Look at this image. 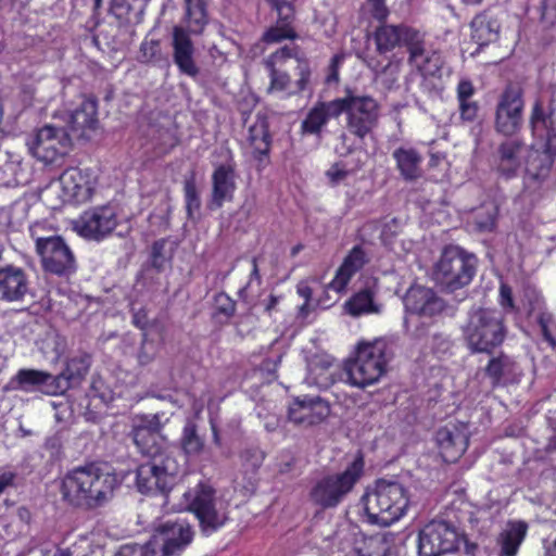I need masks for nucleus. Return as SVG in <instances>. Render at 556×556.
Segmentation results:
<instances>
[{"label": "nucleus", "instance_id": "nucleus-1", "mask_svg": "<svg viewBox=\"0 0 556 556\" xmlns=\"http://www.w3.org/2000/svg\"><path fill=\"white\" fill-rule=\"evenodd\" d=\"M134 442L139 452L149 458L136 470V486L142 494H155L168 491L182 465L166 447V440L161 434L157 415L147 417L134 429Z\"/></svg>", "mask_w": 556, "mask_h": 556}, {"label": "nucleus", "instance_id": "nucleus-2", "mask_svg": "<svg viewBox=\"0 0 556 556\" xmlns=\"http://www.w3.org/2000/svg\"><path fill=\"white\" fill-rule=\"evenodd\" d=\"M119 482L105 465L89 463L68 470L60 481L62 501L71 507L93 510L108 504Z\"/></svg>", "mask_w": 556, "mask_h": 556}, {"label": "nucleus", "instance_id": "nucleus-3", "mask_svg": "<svg viewBox=\"0 0 556 556\" xmlns=\"http://www.w3.org/2000/svg\"><path fill=\"white\" fill-rule=\"evenodd\" d=\"M362 504L369 523L388 527L404 516L408 496L400 482L379 479L362 496Z\"/></svg>", "mask_w": 556, "mask_h": 556}, {"label": "nucleus", "instance_id": "nucleus-4", "mask_svg": "<svg viewBox=\"0 0 556 556\" xmlns=\"http://www.w3.org/2000/svg\"><path fill=\"white\" fill-rule=\"evenodd\" d=\"M462 331L468 350L473 354H492L506 338L504 317L492 308L472 309Z\"/></svg>", "mask_w": 556, "mask_h": 556}, {"label": "nucleus", "instance_id": "nucleus-5", "mask_svg": "<svg viewBox=\"0 0 556 556\" xmlns=\"http://www.w3.org/2000/svg\"><path fill=\"white\" fill-rule=\"evenodd\" d=\"M364 468V457L358 453L342 471L327 473L316 480L309 491L311 502L323 509L336 508L354 490Z\"/></svg>", "mask_w": 556, "mask_h": 556}, {"label": "nucleus", "instance_id": "nucleus-6", "mask_svg": "<svg viewBox=\"0 0 556 556\" xmlns=\"http://www.w3.org/2000/svg\"><path fill=\"white\" fill-rule=\"evenodd\" d=\"M391 357L392 351L386 339L361 342L355 358L345 364L348 381L362 389L378 382L386 374L387 364Z\"/></svg>", "mask_w": 556, "mask_h": 556}, {"label": "nucleus", "instance_id": "nucleus-7", "mask_svg": "<svg viewBox=\"0 0 556 556\" xmlns=\"http://www.w3.org/2000/svg\"><path fill=\"white\" fill-rule=\"evenodd\" d=\"M477 269V257L457 245L443 249L434 263L433 280L446 292H454L468 286Z\"/></svg>", "mask_w": 556, "mask_h": 556}, {"label": "nucleus", "instance_id": "nucleus-8", "mask_svg": "<svg viewBox=\"0 0 556 556\" xmlns=\"http://www.w3.org/2000/svg\"><path fill=\"white\" fill-rule=\"evenodd\" d=\"M269 72L270 84L268 91H283L290 85L289 70H294L299 78L295 81L296 91L307 89L311 78V67L306 59L299 56V48L291 43L286 45L271 53L263 61Z\"/></svg>", "mask_w": 556, "mask_h": 556}, {"label": "nucleus", "instance_id": "nucleus-9", "mask_svg": "<svg viewBox=\"0 0 556 556\" xmlns=\"http://www.w3.org/2000/svg\"><path fill=\"white\" fill-rule=\"evenodd\" d=\"M337 100L341 114H346V129L358 139H364L378 126L380 104L374 97L346 89L344 97Z\"/></svg>", "mask_w": 556, "mask_h": 556}, {"label": "nucleus", "instance_id": "nucleus-10", "mask_svg": "<svg viewBox=\"0 0 556 556\" xmlns=\"http://www.w3.org/2000/svg\"><path fill=\"white\" fill-rule=\"evenodd\" d=\"M41 229L40 225H34L29 231L43 270L56 276H70L75 273L76 260L64 239L60 236H41Z\"/></svg>", "mask_w": 556, "mask_h": 556}, {"label": "nucleus", "instance_id": "nucleus-11", "mask_svg": "<svg viewBox=\"0 0 556 556\" xmlns=\"http://www.w3.org/2000/svg\"><path fill=\"white\" fill-rule=\"evenodd\" d=\"M72 141L71 135L63 126L47 124L28 139L27 147L38 161L54 164L70 152Z\"/></svg>", "mask_w": 556, "mask_h": 556}, {"label": "nucleus", "instance_id": "nucleus-12", "mask_svg": "<svg viewBox=\"0 0 556 556\" xmlns=\"http://www.w3.org/2000/svg\"><path fill=\"white\" fill-rule=\"evenodd\" d=\"M194 531L184 520H168L160 525L148 541L150 556H179L192 542Z\"/></svg>", "mask_w": 556, "mask_h": 556}, {"label": "nucleus", "instance_id": "nucleus-13", "mask_svg": "<svg viewBox=\"0 0 556 556\" xmlns=\"http://www.w3.org/2000/svg\"><path fill=\"white\" fill-rule=\"evenodd\" d=\"M459 532L450 521L433 519L419 531V556H441L457 549Z\"/></svg>", "mask_w": 556, "mask_h": 556}, {"label": "nucleus", "instance_id": "nucleus-14", "mask_svg": "<svg viewBox=\"0 0 556 556\" xmlns=\"http://www.w3.org/2000/svg\"><path fill=\"white\" fill-rule=\"evenodd\" d=\"M189 509L194 513L206 535L218 530L228 519L224 503L215 497L212 488L204 484L197 486Z\"/></svg>", "mask_w": 556, "mask_h": 556}, {"label": "nucleus", "instance_id": "nucleus-15", "mask_svg": "<svg viewBox=\"0 0 556 556\" xmlns=\"http://www.w3.org/2000/svg\"><path fill=\"white\" fill-rule=\"evenodd\" d=\"M523 89L519 83H508L500 96L495 112V129L513 136L522 124Z\"/></svg>", "mask_w": 556, "mask_h": 556}, {"label": "nucleus", "instance_id": "nucleus-16", "mask_svg": "<svg viewBox=\"0 0 556 556\" xmlns=\"http://www.w3.org/2000/svg\"><path fill=\"white\" fill-rule=\"evenodd\" d=\"M408 62L422 75L421 87L429 93H438L441 90L429 77L440 75L444 61L441 53L427 47L422 34H419L414 42H410L408 49Z\"/></svg>", "mask_w": 556, "mask_h": 556}, {"label": "nucleus", "instance_id": "nucleus-17", "mask_svg": "<svg viewBox=\"0 0 556 556\" xmlns=\"http://www.w3.org/2000/svg\"><path fill=\"white\" fill-rule=\"evenodd\" d=\"M554 152L548 149V131H546L544 149H528L527 151L523 177L526 191L535 192L542 188L554 170Z\"/></svg>", "mask_w": 556, "mask_h": 556}, {"label": "nucleus", "instance_id": "nucleus-18", "mask_svg": "<svg viewBox=\"0 0 556 556\" xmlns=\"http://www.w3.org/2000/svg\"><path fill=\"white\" fill-rule=\"evenodd\" d=\"M116 225L114 207L102 205L84 212L75 222V229L87 239L101 240L110 235Z\"/></svg>", "mask_w": 556, "mask_h": 556}, {"label": "nucleus", "instance_id": "nucleus-19", "mask_svg": "<svg viewBox=\"0 0 556 556\" xmlns=\"http://www.w3.org/2000/svg\"><path fill=\"white\" fill-rule=\"evenodd\" d=\"M236 188V163L231 152L227 151L225 163L216 165L212 174V194L208 208L217 210L226 201H231Z\"/></svg>", "mask_w": 556, "mask_h": 556}, {"label": "nucleus", "instance_id": "nucleus-20", "mask_svg": "<svg viewBox=\"0 0 556 556\" xmlns=\"http://www.w3.org/2000/svg\"><path fill=\"white\" fill-rule=\"evenodd\" d=\"M62 386L54 376L38 369H20L9 381L7 389L24 392H42L48 395L62 394Z\"/></svg>", "mask_w": 556, "mask_h": 556}, {"label": "nucleus", "instance_id": "nucleus-21", "mask_svg": "<svg viewBox=\"0 0 556 556\" xmlns=\"http://www.w3.org/2000/svg\"><path fill=\"white\" fill-rule=\"evenodd\" d=\"M193 35L184 25H175L172 30L173 61L179 72L189 77L199 75L200 70L195 62V47L191 39Z\"/></svg>", "mask_w": 556, "mask_h": 556}, {"label": "nucleus", "instance_id": "nucleus-22", "mask_svg": "<svg viewBox=\"0 0 556 556\" xmlns=\"http://www.w3.org/2000/svg\"><path fill=\"white\" fill-rule=\"evenodd\" d=\"M330 414V407L319 396L296 397L289 407V419L300 426L311 427L324 421Z\"/></svg>", "mask_w": 556, "mask_h": 556}, {"label": "nucleus", "instance_id": "nucleus-23", "mask_svg": "<svg viewBox=\"0 0 556 556\" xmlns=\"http://www.w3.org/2000/svg\"><path fill=\"white\" fill-rule=\"evenodd\" d=\"M29 290L30 280L24 268L13 264L0 267V301H23Z\"/></svg>", "mask_w": 556, "mask_h": 556}, {"label": "nucleus", "instance_id": "nucleus-24", "mask_svg": "<svg viewBox=\"0 0 556 556\" xmlns=\"http://www.w3.org/2000/svg\"><path fill=\"white\" fill-rule=\"evenodd\" d=\"M59 182L65 201L86 202L91 198L94 190V181L88 169L68 168L60 176Z\"/></svg>", "mask_w": 556, "mask_h": 556}, {"label": "nucleus", "instance_id": "nucleus-25", "mask_svg": "<svg viewBox=\"0 0 556 556\" xmlns=\"http://www.w3.org/2000/svg\"><path fill=\"white\" fill-rule=\"evenodd\" d=\"M527 151L525 144L518 140L502 142L494 156L496 173L505 179L517 177L526 161Z\"/></svg>", "mask_w": 556, "mask_h": 556}, {"label": "nucleus", "instance_id": "nucleus-26", "mask_svg": "<svg viewBox=\"0 0 556 556\" xmlns=\"http://www.w3.org/2000/svg\"><path fill=\"white\" fill-rule=\"evenodd\" d=\"M435 441L445 462H456L467 450L469 435L467 428L448 424L435 433Z\"/></svg>", "mask_w": 556, "mask_h": 556}, {"label": "nucleus", "instance_id": "nucleus-27", "mask_svg": "<svg viewBox=\"0 0 556 556\" xmlns=\"http://www.w3.org/2000/svg\"><path fill=\"white\" fill-rule=\"evenodd\" d=\"M419 34L418 30L403 24L391 25L383 23L376 28L374 40L377 51L382 54L400 46H405L408 50L410 42H414Z\"/></svg>", "mask_w": 556, "mask_h": 556}, {"label": "nucleus", "instance_id": "nucleus-28", "mask_svg": "<svg viewBox=\"0 0 556 556\" xmlns=\"http://www.w3.org/2000/svg\"><path fill=\"white\" fill-rule=\"evenodd\" d=\"M484 374L491 386L497 388L518 383L522 376V369L514 357L500 353L489 359Z\"/></svg>", "mask_w": 556, "mask_h": 556}, {"label": "nucleus", "instance_id": "nucleus-29", "mask_svg": "<svg viewBox=\"0 0 556 556\" xmlns=\"http://www.w3.org/2000/svg\"><path fill=\"white\" fill-rule=\"evenodd\" d=\"M98 105L93 99H85L80 105L73 111L70 116L65 130L71 135V139L89 138L90 134L98 126Z\"/></svg>", "mask_w": 556, "mask_h": 556}, {"label": "nucleus", "instance_id": "nucleus-30", "mask_svg": "<svg viewBox=\"0 0 556 556\" xmlns=\"http://www.w3.org/2000/svg\"><path fill=\"white\" fill-rule=\"evenodd\" d=\"M406 311L420 316H434L444 308V301L431 289L424 286H412L405 296Z\"/></svg>", "mask_w": 556, "mask_h": 556}, {"label": "nucleus", "instance_id": "nucleus-31", "mask_svg": "<svg viewBox=\"0 0 556 556\" xmlns=\"http://www.w3.org/2000/svg\"><path fill=\"white\" fill-rule=\"evenodd\" d=\"M341 115V106L337 99L317 102L301 123L303 134L319 136L329 119Z\"/></svg>", "mask_w": 556, "mask_h": 556}, {"label": "nucleus", "instance_id": "nucleus-32", "mask_svg": "<svg viewBox=\"0 0 556 556\" xmlns=\"http://www.w3.org/2000/svg\"><path fill=\"white\" fill-rule=\"evenodd\" d=\"M369 260L368 253L361 244L353 247L329 283L330 288L338 292L345 289L352 277L368 264Z\"/></svg>", "mask_w": 556, "mask_h": 556}, {"label": "nucleus", "instance_id": "nucleus-33", "mask_svg": "<svg viewBox=\"0 0 556 556\" xmlns=\"http://www.w3.org/2000/svg\"><path fill=\"white\" fill-rule=\"evenodd\" d=\"M378 292V281L372 280L368 282L345 303L348 313L354 317L380 314L382 312V304L377 301Z\"/></svg>", "mask_w": 556, "mask_h": 556}, {"label": "nucleus", "instance_id": "nucleus-34", "mask_svg": "<svg viewBox=\"0 0 556 556\" xmlns=\"http://www.w3.org/2000/svg\"><path fill=\"white\" fill-rule=\"evenodd\" d=\"M248 141L253 149V156L262 163L269 154L271 136L267 115L257 112L255 121L249 126Z\"/></svg>", "mask_w": 556, "mask_h": 556}, {"label": "nucleus", "instance_id": "nucleus-35", "mask_svg": "<svg viewBox=\"0 0 556 556\" xmlns=\"http://www.w3.org/2000/svg\"><path fill=\"white\" fill-rule=\"evenodd\" d=\"M91 355L79 352L66 362L65 368L58 376H54L55 382H60L62 393L72 387L78 386L88 374L91 366Z\"/></svg>", "mask_w": 556, "mask_h": 556}, {"label": "nucleus", "instance_id": "nucleus-36", "mask_svg": "<svg viewBox=\"0 0 556 556\" xmlns=\"http://www.w3.org/2000/svg\"><path fill=\"white\" fill-rule=\"evenodd\" d=\"M28 181V175L20 155L4 151L0 154V186L16 187Z\"/></svg>", "mask_w": 556, "mask_h": 556}, {"label": "nucleus", "instance_id": "nucleus-37", "mask_svg": "<svg viewBox=\"0 0 556 556\" xmlns=\"http://www.w3.org/2000/svg\"><path fill=\"white\" fill-rule=\"evenodd\" d=\"M470 28L472 40L479 47H484L498 39L501 25L496 17L483 12L473 17Z\"/></svg>", "mask_w": 556, "mask_h": 556}, {"label": "nucleus", "instance_id": "nucleus-38", "mask_svg": "<svg viewBox=\"0 0 556 556\" xmlns=\"http://www.w3.org/2000/svg\"><path fill=\"white\" fill-rule=\"evenodd\" d=\"M476 93V88L469 79H460L457 88V101L459 117L465 123H472L477 119L479 113V104L472 98Z\"/></svg>", "mask_w": 556, "mask_h": 556}, {"label": "nucleus", "instance_id": "nucleus-39", "mask_svg": "<svg viewBox=\"0 0 556 556\" xmlns=\"http://www.w3.org/2000/svg\"><path fill=\"white\" fill-rule=\"evenodd\" d=\"M396 167L405 180H416L421 176L422 156L413 148H397L393 152Z\"/></svg>", "mask_w": 556, "mask_h": 556}, {"label": "nucleus", "instance_id": "nucleus-40", "mask_svg": "<svg viewBox=\"0 0 556 556\" xmlns=\"http://www.w3.org/2000/svg\"><path fill=\"white\" fill-rule=\"evenodd\" d=\"M528 525L521 520L509 521L500 534L501 554L516 556L520 544L526 538Z\"/></svg>", "mask_w": 556, "mask_h": 556}, {"label": "nucleus", "instance_id": "nucleus-41", "mask_svg": "<svg viewBox=\"0 0 556 556\" xmlns=\"http://www.w3.org/2000/svg\"><path fill=\"white\" fill-rule=\"evenodd\" d=\"M207 4L205 0H185V28L193 35H201L208 23Z\"/></svg>", "mask_w": 556, "mask_h": 556}, {"label": "nucleus", "instance_id": "nucleus-42", "mask_svg": "<svg viewBox=\"0 0 556 556\" xmlns=\"http://www.w3.org/2000/svg\"><path fill=\"white\" fill-rule=\"evenodd\" d=\"M179 444L186 457H197L204 451L205 441L198 433V426L193 420L188 419L186 421Z\"/></svg>", "mask_w": 556, "mask_h": 556}, {"label": "nucleus", "instance_id": "nucleus-43", "mask_svg": "<svg viewBox=\"0 0 556 556\" xmlns=\"http://www.w3.org/2000/svg\"><path fill=\"white\" fill-rule=\"evenodd\" d=\"M542 104L536 102L532 110L531 125L533 130L542 128L548 131V149L553 150L554 157L556 156V112L552 113L549 117L543 116Z\"/></svg>", "mask_w": 556, "mask_h": 556}, {"label": "nucleus", "instance_id": "nucleus-44", "mask_svg": "<svg viewBox=\"0 0 556 556\" xmlns=\"http://www.w3.org/2000/svg\"><path fill=\"white\" fill-rule=\"evenodd\" d=\"M332 363L326 358L315 357L308 364L309 383L316 384L320 389H327L333 382L332 375L329 372Z\"/></svg>", "mask_w": 556, "mask_h": 556}, {"label": "nucleus", "instance_id": "nucleus-45", "mask_svg": "<svg viewBox=\"0 0 556 556\" xmlns=\"http://www.w3.org/2000/svg\"><path fill=\"white\" fill-rule=\"evenodd\" d=\"M236 314V302L227 293L219 292L214 296L212 318L220 324H227Z\"/></svg>", "mask_w": 556, "mask_h": 556}, {"label": "nucleus", "instance_id": "nucleus-46", "mask_svg": "<svg viewBox=\"0 0 556 556\" xmlns=\"http://www.w3.org/2000/svg\"><path fill=\"white\" fill-rule=\"evenodd\" d=\"M65 340L55 332H49L41 340L40 350L51 361H58L65 351Z\"/></svg>", "mask_w": 556, "mask_h": 556}, {"label": "nucleus", "instance_id": "nucleus-47", "mask_svg": "<svg viewBox=\"0 0 556 556\" xmlns=\"http://www.w3.org/2000/svg\"><path fill=\"white\" fill-rule=\"evenodd\" d=\"M291 21H281L278 17V25L275 27H270L263 36V40L267 43L279 42L283 39H293L295 38V33L292 27H290Z\"/></svg>", "mask_w": 556, "mask_h": 556}, {"label": "nucleus", "instance_id": "nucleus-48", "mask_svg": "<svg viewBox=\"0 0 556 556\" xmlns=\"http://www.w3.org/2000/svg\"><path fill=\"white\" fill-rule=\"evenodd\" d=\"M261 283H262V277H261L260 269L257 266V260H256V257H253L252 258V270L250 273L249 281L247 282V285L244 287L239 289L238 298L247 304L254 305L255 303L253 300V295L251 294V291L253 290L254 285L260 287Z\"/></svg>", "mask_w": 556, "mask_h": 556}, {"label": "nucleus", "instance_id": "nucleus-49", "mask_svg": "<svg viewBox=\"0 0 556 556\" xmlns=\"http://www.w3.org/2000/svg\"><path fill=\"white\" fill-rule=\"evenodd\" d=\"M242 467L247 472H255L265 458L264 452L257 446L247 447L241 452Z\"/></svg>", "mask_w": 556, "mask_h": 556}, {"label": "nucleus", "instance_id": "nucleus-50", "mask_svg": "<svg viewBox=\"0 0 556 556\" xmlns=\"http://www.w3.org/2000/svg\"><path fill=\"white\" fill-rule=\"evenodd\" d=\"M497 207L493 204L484 206L476 214L475 223L480 231H492L496 224Z\"/></svg>", "mask_w": 556, "mask_h": 556}, {"label": "nucleus", "instance_id": "nucleus-51", "mask_svg": "<svg viewBox=\"0 0 556 556\" xmlns=\"http://www.w3.org/2000/svg\"><path fill=\"white\" fill-rule=\"evenodd\" d=\"M89 396L93 399H99L102 403L109 404L114 400L113 391L106 386L104 380L101 377H92Z\"/></svg>", "mask_w": 556, "mask_h": 556}, {"label": "nucleus", "instance_id": "nucleus-52", "mask_svg": "<svg viewBox=\"0 0 556 556\" xmlns=\"http://www.w3.org/2000/svg\"><path fill=\"white\" fill-rule=\"evenodd\" d=\"M184 191L188 216L193 217V214L201 207V199L192 179L185 181Z\"/></svg>", "mask_w": 556, "mask_h": 556}, {"label": "nucleus", "instance_id": "nucleus-53", "mask_svg": "<svg viewBox=\"0 0 556 556\" xmlns=\"http://www.w3.org/2000/svg\"><path fill=\"white\" fill-rule=\"evenodd\" d=\"M159 353V344L154 340L148 339L147 334H143L141 346L138 351V362L140 365L146 366L152 363Z\"/></svg>", "mask_w": 556, "mask_h": 556}, {"label": "nucleus", "instance_id": "nucleus-54", "mask_svg": "<svg viewBox=\"0 0 556 556\" xmlns=\"http://www.w3.org/2000/svg\"><path fill=\"white\" fill-rule=\"evenodd\" d=\"M161 45L159 40H146L140 46L139 60L144 63L154 62L160 60Z\"/></svg>", "mask_w": 556, "mask_h": 556}, {"label": "nucleus", "instance_id": "nucleus-55", "mask_svg": "<svg viewBox=\"0 0 556 556\" xmlns=\"http://www.w3.org/2000/svg\"><path fill=\"white\" fill-rule=\"evenodd\" d=\"M401 232V225L396 218L387 222L380 231V239L382 244L390 247L393 239Z\"/></svg>", "mask_w": 556, "mask_h": 556}, {"label": "nucleus", "instance_id": "nucleus-56", "mask_svg": "<svg viewBox=\"0 0 556 556\" xmlns=\"http://www.w3.org/2000/svg\"><path fill=\"white\" fill-rule=\"evenodd\" d=\"M281 21H292L294 10L289 0H267Z\"/></svg>", "mask_w": 556, "mask_h": 556}, {"label": "nucleus", "instance_id": "nucleus-57", "mask_svg": "<svg viewBox=\"0 0 556 556\" xmlns=\"http://www.w3.org/2000/svg\"><path fill=\"white\" fill-rule=\"evenodd\" d=\"M165 241H155L152 245V266L157 270H162L166 264V257L163 254Z\"/></svg>", "mask_w": 556, "mask_h": 556}, {"label": "nucleus", "instance_id": "nucleus-58", "mask_svg": "<svg viewBox=\"0 0 556 556\" xmlns=\"http://www.w3.org/2000/svg\"><path fill=\"white\" fill-rule=\"evenodd\" d=\"M150 546L148 542L144 545H126L123 546L117 556H150Z\"/></svg>", "mask_w": 556, "mask_h": 556}, {"label": "nucleus", "instance_id": "nucleus-59", "mask_svg": "<svg viewBox=\"0 0 556 556\" xmlns=\"http://www.w3.org/2000/svg\"><path fill=\"white\" fill-rule=\"evenodd\" d=\"M541 18L551 25L556 23V0L542 1Z\"/></svg>", "mask_w": 556, "mask_h": 556}, {"label": "nucleus", "instance_id": "nucleus-60", "mask_svg": "<svg viewBox=\"0 0 556 556\" xmlns=\"http://www.w3.org/2000/svg\"><path fill=\"white\" fill-rule=\"evenodd\" d=\"M17 473L9 468H0V495L8 489L15 485Z\"/></svg>", "mask_w": 556, "mask_h": 556}, {"label": "nucleus", "instance_id": "nucleus-61", "mask_svg": "<svg viewBox=\"0 0 556 556\" xmlns=\"http://www.w3.org/2000/svg\"><path fill=\"white\" fill-rule=\"evenodd\" d=\"M371 544L374 546V551L368 556H396L393 548H391L383 539L372 540Z\"/></svg>", "mask_w": 556, "mask_h": 556}, {"label": "nucleus", "instance_id": "nucleus-62", "mask_svg": "<svg viewBox=\"0 0 556 556\" xmlns=\"http://www.w3.org/2000/svg\"><path fill=\"white\" fill-rule=\"evenodd\" d=\"M326 175L333 185H338L348 177L349 170L337 163L327 170Z\"/></svg>", "mask_w": 556, "mask_h": 556}, {"label": "nucleus", "instance_id": "nucleus-63", "mask_svg": "<svg viewBox=\"0 0 556 556\" xmlns=\"http://www.w3.org/2000/svg\"><path fill=\"white\" fill-rule=\"evenodd\" d=\"M298 293L301 298H303L305 300V303L300 307L301 314L304 315V314H306L308 301L312 298L313 290L308 285L301 282L298 285Z\"/></svg>", "mask_w": 556, "mask_h": 556}, {"label": "nucleus", "instance_id": "nucleus-64", "mask_svg": "<svg viewBox=\"0 0 556 556\" xmlns=\"http://www.w3.org/2000/svg\"><path fill=\"white\" fill-rule=\"evenodd\" d=\"M500 294H501V304L503 306H508V307L514 306L511 289L508 286L502 285L501 289H500Z\"/></svg>", "mask_w": 556, "mask_h": 556}]
</instances>
